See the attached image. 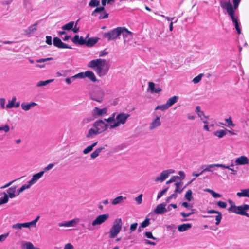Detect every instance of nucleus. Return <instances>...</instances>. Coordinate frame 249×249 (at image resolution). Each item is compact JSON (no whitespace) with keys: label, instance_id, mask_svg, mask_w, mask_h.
I'll return each mask as SVG.
<instances>
[{"label":"nucleus","instance_id":"a211bd4d","mask_svg":"<svg viewBox=\"0 0 249 249\" xmlns=\"http://www.w3.org/2000/svg\"><path fill=\"white\" fill-rule=\"evenodd\" d=\"M166 205V203H161L158 205L154 211V213L157 214H161L167 212V209L165 208Z\"/></svg>","mask_w":249,"mask_h":249},{"label":"nucleus","instance_id":"6ab92c4d","mask_svg":"<svg viewBox=\"0 0 249 249\" xmlns=\"http://www.w3.org/2000/svg\"><path fill=\"white\" fill-rule=\"evenodd\" d=\"M86 41V39H85L82 36L80 37L77 35H76L72 39L73 43L80 45H85Z\"/></svg>","mask_w":249,"mask_h":249},{"label":"nucleus","instance_id":"603ef678","mask_svg":"<svg viewBox=\"0 0 249 249\" xmlns=\"http://www.w3.org/2000/svg\"><path fill=\"white\" fill-rule=\"evenodd\" d=\"M55 165V163H50L48 164L47 166H46L42 172H44V173L45 172H47L51 169H52Z\"/></svg>","mask_w":249,"mask_h":249},{"label":"nucleus","instance_id":"9b49d317","mask_svg":"<svg viewBox=\"0 0 249 249\" xmlns=\"http://www.w3.org/2000/svg\"><path fill=\"white\" fill-rule=\"evenodd\" d=\"M79 222V219L76 218L70 221L59 223L58 225L59 227H71L75 226Z\"/></svg>","mask_w":249,"mask_h":249},{"label":"nucleus","instance_id":"49530a36","mask_svg":"<svg viewBox=\"0 0 249 249\" xmlns=\"http://www.w3.org/2000/svg\"><path fill=\"white\" fill-rule=\"evenodd\" d=\"M169 108V107L168 106V105L166 103L164 105H161L158 106L156 107L155 109L156 110L160 109V110L163 111V110L167 109Z\"/></svg>","mask_w":249,"mask_h":249},{"label":"nucleus","instance_id":"774afa93","mask_svg":"<svg viewBox=\"0 0 249 249\" xmlns=\"http://www.w3.org/2000/svg\"><path fill=\"white\" fill-rule=\"evenodd\" d=\"M64 249H74V247L71 243H68L65 245Z\"/></svg>","mask_w":249,"mask_h":249},{"label":"nucleus","instance_id":"6e6d98bb","mask_svg":"<svg viewBox=\"0 0 249 249\" xmlns=\"http://www.w3.org/2000/svg\"><path fill=\"white\" fill-rule=\"evenodd\" d=\"M241 0H233L232 8L237 9Z\"/></svg>","mask_w":249,"mask_h":249},{"label":"nucleus","instance_id":"412c9836","mask_svg":"<svg viewBox=\"0 0 249 249\" xmlns=\"http://www.w3.org/2000/svg\"><path fill=\"white\" fill-rule=\"evenodd\" d=\"M148 89L150 90L151 93H159L162 89L159 86L155 87V85L153 82H149Z\"/></svg>","mask_w":249,"mask_h":249},{"label":"nucleus","instance_id":"3c124183","mask_svg":"<svg viewBox=\"0 0 249 249\" xmlns=\"http://www.w3.org/2000/svg\"><path fill=\"white\" fill-rule=\"evenodd\" d=\"M150 224V219L146 218L141 224V227L142 228H145Z\"/></svg>","mask_w":249,"mask_h":249},{"label":"nucleus","instance_id":"69168bd1","mask_svg":"<svg viewBox=\"0 0 249 249\" xmlns=\"http://www.w3.org/2000/svg\"><path fill=\"white\" fill-rule=\"evenodd\" d=\"M211 194L214 198H219L221 196V195L220 194L217 193L214 191H211Z\"/></svg>","mask_w":249,"mask_h":249},{"label":"nucleus","instance_id":"f704fd0d","mask_svg":"<svg viewBox=\"0 0 249 249\" xmlns=\"http://www.w3.org/2000/svg\"><path fill=\"white\" fill-rule=\"evenodd\" d=\"M32 185L29 181L28 182L27 184H25L23 185L18 191L17 196L20 193L22 192L23 191H24L25 189H27L30 188Z\"/></svg>","mask_w":249,"mask_h":249},{"label":"nucleus","instance_id":"423d86ee","mask_svg":"<svg viewBox=\"0 0 249 249\" xmlns=\"http://www.w3.org/2000/svg\"><path fill=\"white\" fill-rule=\"evenodd\" d=\"M122 27H119L115 28L110 31L105 33L103 35L104 38H107L108 41L116 39L121 34Z\"/></svg>","mask_w":249,"mask_h":249},{"label":"nucleus","instance_id":"a19ab883","mask_svg":"<svg viewBox=\"0 0 249 249\" xmlns=\"http://www.w3.org/2000/svg\"><path fill=\"white\" fill-rule=\"evenodd\" d=\"M54 79H49L47 80L46 81H40L38 82L37 84V86L40 87L43 86L47 85L48 84L50 83L51 82L53 81Z\"/></svg>","mask_w":249,"mask_h":249},{"label":"nucleus","instance_id":"b1692460","mask_svg":"<svg viewBox=\"0 0 249 249\" xmlns=\"http://www.w3.org/2000/svg\"><path fill=\"white\" fill-rule=\"evenodd\" d=\"M192 227L190 223H184L178 226V230L179 232H183L188 231Z\"/></svg>","mask_w":249,"mask_h":249},{"label":"nucleus","instance_id":"680f3d73","mask_svg":"<svg viewBox=\"0 0 249 249\" xmlns=\"http://www.w3.org/2000/svg\"><path fill=\"white\" fill-rule=\"evenodd\" d=\"M217 205L219 207L222 208H225L227 206V204L225 202H223V201H218L217 202Z\"/></svg>","mask_w":249,"mask_h":249},{"label":"nucleus","instance_id":"ea45409f","mask_svg":"<svg viewBox=\"0 0 249 249\" xmlns=\"http://www.w3.org/2000/svg\"><path fill=\"white\" fill-rule=\"evenodd\" d=\"M9 200L8 195L4 193V196L0 198V205L6 203Z\"/></svg>","mask_w":249,"mask_h":249},{"label":"nucleus","instance_id":"bb28decb","mask_svg":"<svg viewBox=\"0 0 249 249\" xmlns=\"http://www.w3.org/2000/svg\"><path fill=\"white\" fill-rule=\"evenodd\" d=\"M237 196L239 197H249V188L246 189H242L241 190V192H238L237 193Z\"/></svg>","mask_w":249,"mask_h":249},{"label":"nucleus","instance_id":"c03bdc74","mask_svg":"<svg viewBox=\"0 0 249 249\" xmlns=\"http://www.w3.org/2000/svg\"><path fill=\"white\" fill-rule=\"evenodd\" d=\"M192 191L191 190H188L185 195V198L189 201H191L192 199Z\"/></svg>","mask_w":249,"mask_h":249},{"label":"nucleus","instance_id":"aec40b11","mask_svg":"<svg viewBox=\"0 0 249 249\" xmlns=\"http://www.w3.org/2000/svg\"><path fill=\"white\" fill-rule=\"evenodd\" d=\"M207 213H209V214H211V213L217 214V215L215 216V220H216L215 224L216 225H218L220 224L221 220L222 219V214H221V212L216 211V210H208L207 211Z\"/></svg>","mask_w":249,"mask_h":249},{"label":"nucleus","instance_id":"37998d69","mask_svg":"<svg viewBox=\"0 0 249 249\" xmlns=\"http://www.w3.org/2000/svg\"><path fill=\"white\" fill-rule=\"evenodd\" d=\"M16 98L15 97H13L11 101H9L8 104L6 105V107L8 108H11L14 106Z\"/></svg>","mask_w":249,"mask_h":249},{"label":"nucleus","instance_id":"0e129e2a","mask_svg":"<svg viewBox=\"0 0 249 249\" xmlns=\"http://www.w3.org/2000/svg\"><path fill=\"white\" fill-rule=\"evenodd\" d=\"M142 195L140 194L138 196H137L135 198V200L137 201V202L138 204H140L142 203Z\"/></svg>","mask_w":249,"mask_h":249},{"label":"nucleus","instance_id":"a878e982","mask_svg":"<svg viewBox=\"0 0 249 249\" xmlns=\"http://www.w3.org/2000/svg\"><path fill=\"white\" fill-rule=\"evenodd\" d=\"M13 229H17V230H21L22 228H29L27 223H16L13 224L12 226Z\"/></svg>","mask_w":249,"mask_h":249},{"label":"nucleus","instance_id":"c85d7f7f","mask_svg":"<svg viewBox=\"0 0 249 249\" xmlns=\"http://www.w3.org/2000/svg\"><path fill=\"white\" fill-rule=\"evenodd\" d=\"M86 77H88L93 82H96L97 81L96 76L94 73L91 71H86L85 74Z\"/></svg>","mask_w":249,"mask_h":249},{"label":"nucleus","instance_id":"e2e57ef3","mask_svg":"<svg viewBox=\"0 0 249 249\" xmlns=\"http://www.w3.org/2000/svg\"><path fill=\"white\" fill-rule=\"evenodd\" d=\"M8 236H9V233H7L5 234L0 235V242L5 241Z\"/></svg>","mask_w":249,"mask_h":249},{"label":"nucleus","instance_id":"0eeeda50","mask_svg":"<svg viewBox=\"0 0 249 249\" xmlns=\"http://www.w3.org/2000/svg\"><path fill=\"white\" fill-rule=\"evenodd\" d=\"M175 171L172 169L164 170L160 173L159 176L155 178L154 180L155 182H162L167 178L171 174L175 173Z\"/></svg>","mask_w":249,"mask_h":249},{"label":"nucleus","instance_id":"bf43d9fd","mask_svg":"<svg viewBox=\"0 0 249 249\" xmlns=\"http://www.w3.org/2000/svg\"><path fill=\"white\" fill-rule=\"evenodd\" d=\"M168 189V187H167V188H165L164 189H163V190H162L158 194L157 199H158L160 198L164 195V194L167 192Z\"/></svg>","mask_w":249,"mask_h":249},{"label":"nucleus","instance_id":"f03ea898","mask_svg":"<svg viewBox=\"0 0 249 249\" xmlns=\"http://www.w3.org/2000/svg\"><path fill=\"white\" fill-rule=\"evenodd\" d=\"M118 125H93L89 129L86 134V137L88 138H93L96 135L100 134L108 128L110 129L114 128Z\"/></svg>","mask_w":249,"mask_h":249},{"label":"nucleus","instance_id":"f257e3e1","mask_svg":"<svg viewBox=\"0 0 249 249\" xmlns=\"http://www.w3.org/2000/svg\"><path fill=\"white\" fill-rule=\"evenodd\" d=\"M88 66L92 69L100 77L106 75L109 69L108 62L106 60L101 58L90 61Z\"/></svg>","mask_w":249,"mask_h":249},{"label":"nucleus","instance_id":"4be33fe9","mask_svg":"<svg viewBox=\"0 0 249 249\" xmlns=\"http://www.w3.org/2000/svg\"><path fill=\"white\" fill-rule=\"evenodd\" d=\"M44 172L40 171L39 173L34 175L31 179L29 181L32 185L36 183L43 175Z\"/></svg>","mask_w":249,"mask_h":249},{"label":"nucleus","instance_id":"c756f323","mask_svg":"<svg viewBox=\"0 0 249 249\" xmlns=\"http://www.w3.org/2000/svg\"><path fill=\"white\" fill-rule=\"evenodd\" d=\"M178 97L177 96H174L171 98H170L166 103L168 106L170 107L175 103L178 101Z\"/></svg>","mask_w":249,"mask_h":249},{"label":"nucleus","instance_id":"f8f14e48","mask_svg":"<svg viewBox=\"0 0 249 249\" xmlns=\"http://www.w3.org/2000/svg\"><path fill=\"white\" fill-rule=\"evenodd\" d=\"M129 114L122 113L118 114L116 117L117 122L115 123L114 124H124L125 123L127 119L129 117Z\"/></svg>","mask_w":249,"mask_h":249},{"label":"nucleus","instance_id":"6e6552de","mask_svg":"<svg viewBox=\"0 0 249 249\" xmlns=\"http://www.w3.org/2000/svg\"><path fill=\"white\" fill-rule=\"evenodd\" d=\"M109 214L105 213L98 216L92 222V226L100 225L105 222L109 218Z\"/></svg>","mask_w":249,"mask_h":249},{"label":"nucleus","instance_id":"4c0bfd02","mask_svg":"<svg viewBox=\"0 0 249 249\" xmlns=\"http://www.w3.org/2000/svg\"><path fill=\"white\" fill-rule=\"evenodd\" d=\"M23 247L24 249H40L38 248L34 247L33 243L30 242H26L23 244Z\"/></svg>","mask_w":249,"mask_h":249},{"label":"nucleus","instance_id":"2eb2a0df","mask_svg":"<svg viewBox=\"0 0 249 249\" xmlns=\"http://www.w3.org/2000/svg\"><path fill=\"white\" fill-rule=\"evenodd\" d=\"M235 163L236 165H244L249 163V160L245 156H241L236 159Z\"/></svg>","mask_w":249,"mask_h":249},{"label":"nucleus","instance_id":"052dcab7","mask_svg":"<svg viewBox=\"0 0 249 249\" xmlns=\"http://www.w3.org/2000/svg\"><path fill=\"white\" fill-rule=\"evenodd\" d=\"M145 235L147 238L152 239L153 240H157V238L153 236L151 232H145Z\"/></svg>","mask_w":249,"mask_h":249},{"label":"nucleus","instance_id":"1a4fd4ad","mask_svg":"<svg viewBox=\"0 0 249 249\" xmlns=\"http://www.w3.org/2000/svg\"><path fill=\"white\" fill-rule=\"evenodd\" d=\"M104 96V92L100 90H97L93 94H90L91 99L99 103H101L103 101Z\"/></svg>","mask_w":249,"mask_h":249},{"label":"nucleus","instance_id":"393cba45","mask_svg":"<svg viewBox=\"0 0 249 249\" xmlns=\"http://www.w3.org/2000/svg\"><path fill=\"white\" fill-rule=\"evenodd\" d=\"M98 37L89 38L87 41H86L85 45L88 47H92L98 42Z\"/></svg>","mask_w":249,"mask_h":249},{"label":"nucleus","instance_id":"09e8293b","mask_svg":"<svg viewBox=\"0 0 249 249\" xmlns=\"http://www.w3.org/2000/svg\"><path fill=\"white\" fill-rule=\"evenodd\" d=\"M199 116L201 118V119L203 121L204 124L208 123L207 120V117L204 115V113L203 111H200L198 113Z\"/></svg>","mask_w":249,"mask_h":249},{"label":"nucleus","instance_id":"5701e85b","mask_svg":"<svg viewBox=\"0 0 249 249\" xmlns=\"http://www.w3.org/2000/svg\"><path fill=\"white\" fill-rule=\"evenodd\" d=\"M175 185L176 186V189L174 191V194H181L185 187H183V182L182 181L178 182L175 183Z\"/></svg>","mask_w":249,"mask_h":249},{"label":"nucleus","instance_id":"e433bc0d","mask_svg":"<svg viewBox=\"0 0 249 249\" xmlns=\"http://www.w3.org/2000/svg\"><path fill=\"white\" fill-rule=\"evenodd\" d=\"M227 134L225 130H219L214 132L213 134L218 138H222Z\"/></svg>","mask_w":249,"mask_h":249},{"label":"nucleus","instance_id":"4468645a","mask_svg":"<svg viewBox=\"0 0 249 249\" xmlns=\"http://www.w3.org/2000/svg\"><path fill=\"white\" fill-rule=\"evenodd\" d=\"M121 34H123V36L124 38V43L128 41L129 39H131L133 37V33L128 31L125 27H122Z\"/></svg>","mask_w":249,"mask_h":249},{"label":"nucleus","instance_id":"864d4df0","mask_svg":"<svg viewBox=\"0 0 249 249\" xmlns=\"http://www.w3.org/2000/svg\"><path fill=\"white\" fill-rule=\"evenodd\" d=\"M179 177L177 176H174L171 178L166 182V184H168L173 182H175L177 179H178Z\"/></svg>","mask_w":249,"mask_h":249},{"label":"nucleus","instance_id":"a18cd8bd","mask_svg":"<svg viewBox=\"0 0 249 249\" xmlns=\"http://www.w3.org/2000/svg\"><path fill=\"white\" fill-rule=\"evenodd\" d=\"M203 76V73L199 74L198 75H197V76H196L194 78V79H193V82L195 84L198 83V82H199L201 81Z\"/></svg>","mask_w":249,"mask_h":249},{"label":"nucleus","instance_id":"5fc2aeb1","mask_svg":"<svg viewBox=\"0 0 249 249\" xmlns=\"http://www.w3.org/2000/svg\"><path fill=\"white\" fill-rule=\"evenodd\" d=\"M85 72H80L79 73L74 76H72L71 78L74 79L75 78H83L86 77Z\"/></svg>","mask_w":249,"mask_h":249},{"label":"nucleus","instance_id":"ddd939ff","mask_svg":"<svg viewBox=\"0 0 249 249\" xmlns=\"http://www.w3.org/2000/svg\"><path fill=\"white\" fill-rule=\"evenodd\" d=\"M53 43L54 46L58 48H68L71 49H72V47L63 43L61 41V40L57 37H55L53 38Z\"/></svg>","mask_w":249,"mask_h":249},{"label":"nucleus","instance_id":"4d7b16f0","mask_svg":"<svg viewBox=\"0 0 249 249\" xmlns=\"http://www.w3.org/2000/svg\"><path fill=\"white\" fill-rule=\"evenodd\" d=\"M93 148L90 146V145L88 146L83 150V153L84 154H87L90 152H91L93 150Z\"/></svg>","mask_w":249,"mask_h":249},{"label":"nucleus","instance_id":"13d9d810","mask_svg":"<svg viewBox=\"0 0 249 249\" xmlns=\"http://www.w3.org/2000/svg\"><path fill=\"white\" fill-rule=\"evenodd\" d=\"M137 226H138L137 223H134L130 225V232H133L134 231H135L136 230V229H137Z\"/></svg>","mask_w":249,"mask_h":249},{"label":"nucleus","instance_id":"9d476101","mask_svg":"<svg viewBox=\"0 0 249 249\" xmlns=\"http://www.w3.org/2000/svg\"><path fill=\"white\" fill-rule=\"evenodd\" d=\"M79 222V219L76 218L70 221L59 223L58 225L59 227H71L75 226Z\"/></svg>","mask_w":249,"mask_h":249},{"label":"nucleus","instance_id":"79ce46f5","mask_svg":"<svg viewBox=\"0 0 249 249\" xmlns=\"http://www.w3.org/2000/svg\"><path fill=\"white\" fill-rule=\"evenodd\" d=\"M105 11V9L104 6H103L102 7H97L92 12V15L94 16H96L97 13L101 12H104Z\"/></svg>","mask_w":249,"mask_h":249},{"label":"nucleus","instance_id":"8fccbe9b","mask_svg":"<svg viewBox=\"0 0 249 249\" xmlns=\"http://www.w3.org/2000/svg\"><path fill=\"white\" fill-rule=\"evenodd\" d=\"M100 2L98 0H91L89 3V6L91 7L98 6L99 5Z\"/></svg>","mask_w":249,"mask_h":249},{"label":"nucleus","instance_id":"c9c22d12","mask_svg":"<svg viewBox=\"0 0 249 249\" xmlns=\"http://www.w3.org/2000/svg\"><path fill=\"white\" fill-rule=\"evenodd\" d=\"M233 161V160H231V164L230 165H226L224 164V167H222V168L229 169V170H231V174H233V175H236V174H237V171L231 167H233L234 166Z\"/></svg>","mask_w":249,"mask_h":249},{"label":"nucleus","instance_id":"de8ad7c7","mask_svg":"<svg viewBox=\"0 0 249 249\" xmlns=\"http://www.w3.org/2000/svg\"><path fill=\"white\" fill-rule=\"evenodd\" d=\"M40 218L39 216H37L36 219L33 220L31 222H27L29 227L30 228L31 226L36 227V222L38 221Z\"/></svg>","mask_w":249,"mask_h":249},{"label":"nucleus","instance_id":"7ed1b4c3","mask_svg":"<svg viewBox=\"0 0 249 249\" xmlns=\"http://www.w3.org/2000/svg\"><path fill=\"white\" fill-rule=\"evenodd\" d=\"M228 210L229 212L249 217V214L247 213L249 210V205L248 204H243L239 206L233 204L228 208Z\"/></svg>","mask_w":249,"mask_h":249},{"label":"nucleus","instance_id":"473e14b6","mask_svg":"<svg viewBox=\"0 0 249 249\" xmlns=\"http://www.w3.org/2000/svg\"><path fill=\"white\" fill-rule=\"evenodd\" d=\"M125 198V197H124L122 196H119L112 200V204L114 205L118 204L119 203H122L124 199Z\"/></svg>","mask_w":249,"mask_h":249},{"label":"nucleus","instance_id":"39448f33","mask_svg":"<svg viewBox=\"0 0 249 249\" xmlns=\"http://www.w3.org/2000/svg\"><path fill=\"white\" fill-rule=\"evenodd\" d=\"M122 226V220L121 218L116 219L109 231V237L115 238L120 232Z\"/></svg>","mask_w":249,"mask_h":249},{"label":"nucleus","instance_id":"f3484780","mask_svg":"<svg viewBox=\"0 0 249 249\" xmlns=\"http://www.w3.org/2000/svg\"><path fill=\"white\" fill-rule=\"evenodd\" d=\"M204 169L203 170V172H213L214 170L215 167H224L223 164H212L209 165H206L204 166Z\"/></svg>","mask_w":249,"mask_h":249},{"label":"nucleus","instance_id":"7c9ffc66","mask_svg":"<svg viewBox=\"0 0 249 249\" xmlns=\"http://www.w3.org/2000/svg\"><path fill=\"white\" fill-rule=\"evenodd\" d=\"M37 24L38 23L36 22L34 24L30 26L27 29L24 31L25 33L26 34H30L34 31H36L37 30L36 26Z\"/></svg>","mask_w":249,"mask_h":249},{"label":"nucleus","instance_id":"338daca9","mask_svg":"<svg viewBox=\"0 0 249 249\" xmlns=\"http://www.w3.org/2000/svg\"><path fill=\"white\" fill-rule=\"evenodd\" d=\"M177 197V195L174 193L172 195H171V196H170L169 197H167V198L166 199V202H169L171 199H172V198L176 199Z\"/></svg>","mask_w":249,"mask_h":249},{"label":"nucleus","instance_id":"20e7f679","mask_svg":"<svg viewBox=\"0 0 249 249\" xmlns=\"http://www.w3.org/2000/svg\"><path fill=\"white\" fill-rule=\"evenodd\" d=\"M220 4L222 9L226 10L231 20L238 17L237 16L235 15V10L236 9L232 8V4L230 0H221Z\"/></svg>","mask_w":249,"mask_h":249},{"label":"nucleus","instance_id":"dca6fc26","mask_svg":"<svg viewBox=\"0 0 249 249\" xmlns=\"http://www.w3.org/2000/svg\"><path fill=\"white\" fill-rule=\"evenodd\" d=\"M107 108H100L98 107H95L93 110V115L95 117L102 116L107 113Z\"/></svg>","mask_w":249,"mask_h":249},{"label":"nucleus","instance_id":"58836bf2","mask_svg":"<svg viewBox=\"0 0 249 249\" xmlns=\"http://www.w3.org/2000/svg\"><path fill=\"white\" fill-rule=\"evenodd\" d=\"M74 25V22L73 21H71L69 22L68 23L64 25L62 27V29L64 30H71L72 29Z\"/></svg>","mask_w":249,"mask_h":249},{"label":"nucleus","instance_id":"72a5a7b5","mask_svg":"<svg viewBox=\"0 0 249 249\" xmlns=\"http://www.w3.org/2000/svg\"><path fill=\"white\" fill-rule=\"evenodd\" d=\"M36 105V104L34 102H32L30 104H25V103H22L21 104V107L23 110L27 111V110H29L31 108V107H33Z\"/></svg>","mask_w":249,"mask_h":249},{"label":"nucleus","instance_id":"cd10ccee","mask_svg":"<svg viewBox=\"0 0 249 249\" xmlns=\"http://www.w3.org/2000/svg\"><path fill=\"white\" fill-rule=\"evenodd\" d=\"M16 189V187L14 186L10 187L7 190L8 198L10 197V198H13L16 196V195L15 194Z\"/></svg>","mask_w":249,"mask_h":249},{"label":"nucleus","instance_id":"2f4dec72","mask_svg":"<svg viewBox=\"0 0 249 249\" xmlns=\"http://www.w3.org/2000/svg\"><path fill=\"white\" fill-rule=\"evenodd\" d=\"M104 149V148L102 147L96 149L91 154V158L92 159L96 158Z\"/></svg>","mask_w":249,"mask_h":249}]
</instances>
